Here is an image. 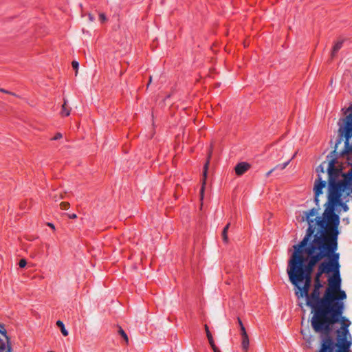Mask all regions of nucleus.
Here are the masks:
<instances>
[{"mask_svg": "<svg viewBox=\"0 0 352 352\" xmlns=\"http://www.w3.org/2000/svg\"><path fill=\"white\" fill-rule=\"evenodd\" d=\"M346 112H351L350 113H352V103H351L349 107L346 109Z\"/></svg>", "mask_w": 352, "mask_h": 352, "instance_id": "38", "label": "nucleus"}, {"mask_svg": "<svg viewBox=\"0 0 352 352\" xmlns=\"http://www.w3.org/2000/svg\"><path fill=\"white\" fill-rule=\"evenodd\" d=\"M294 249V252L288 261L287 273L289 281L294 286L295 295L300 299L308 295L311 274L316 265L308 256H303V249Z\"/></svg>", "mask_w": 352, "mask_h": 352, "instance_id": "4", "label": "nucleus"}, {"mask_svg": "<svg viewBox=\"0 0 352 352\" xmlns=\"http://www.w3.org/2000/svg\"><path fill=\"white\" fill-rule=\"evenodd\" d=\"M344 190H340L334 192H328L327 201L324 204L325 208L321 216H318L316 219L317 221V228L327 229L331 230H339L340 217L336 213L337 206H340L344 212H347L349 209L344 197L342 198Z\"/></svg>", "mask_w": 352, "mask_h": 352, "instance_id": "5", "label": "nucleus"}, {"mask_svg": "<svg viewBox=\"0 0 352 352\" xmlns=\"http://www.w3.org/2000/svg\"><path fill=\"white\" fill-rule=\"evenodd\" d=\"M69 217L71 219H75L77 217L76 214H72V215L69 216Z\"/></svg>", "mask_w": 352, "mask_h": 352, "instance_id": "39", "label": "nucleus"}, {"mask_svg": "<svg viewBox=\"0 0 352 352\" xmlns=\"http://www.w3.org/2000/svg\"><path fill=\"white\" fill-rule=\"evenodd\" d=\"M56 325L60 328V331L64 336H67L68 335V331L65 329V324L61 320H58L56 322Z\"/></svg>", "mask_w": 352, "mask_h": 352, "instance_id": "20", "label": "nucleus"}, {"mask_svg": "<svg viewBox=\"0 0 352 352\" xmlns=\"http://www.w3.org/2000/svg\"><path fill=\"white\" fill-rule=\"evenodd\" d=\"M346 297L345 294V296L339 300L337 309L326 316H322L311 327L316 333L320 334V347L322 346L327 340H331L336 352H352V341L348 340V337H351L349 329L351 321L343 316L345 308L344 301Z\"/></svg>", "mask_w": 352, "mask_h": 352, "instance_id": "1", "label": "nucleus"}, {"mask_svg": "<svg viewBox=\"0 0 352 352\" xmlns=\"http://www.w3.org/2000/svg\"><path fill=\"white\" fill-rule=\"evenodd\" d=\"M99 19L102 22H104L107 20L106 16L103 13L100 14Z\"/></svg>", "mask_w": 352, "mask_h": 352, "instance_id": "32", "label": "nucleus"}, {"mask_svg": "<svg viewBox=\"0 0 352 352\" xmlns=\"http://www.w3.org/2000/svg\"><path fill=\"white\" fill-rule=\"evenodd\" d=\"M48 352H54V351H48Z\"/></svg>", "mask_w": 352, "mask_h": 352, "instance_id": "45", "label": "nucleus"}, {"mask_svg": "<svg viewBox=\"0 0 352 352\" xmlns=\"http://www.w3.org/2000/svg\"><path fill=\"white\" fill-rule=\"evenodd\" d=\"M0 91L1 92H3V93H6V94H11V95H13V96H16L14 93H12V92H10L4 89H2V88H0Z\"/></svg>", "mask_w": 352, "mask_h": 352, "instance_id": "33", "label": "nucleus"}, {"mask_svg": "<svg viewBox=\"0 0 352 352\" xmlns=\"http://www.w3.org/2000/svg\"><path fill=\"white\" fill-rule=\"evenodd\" d=\"M60 113L63 116H68L70 114V109L67 107V101L65 100L62 105Z\"/></svg>", "mask_w": 352, "mask_h": 352, "instance_id": "19", "label": "nucleus"}, {"mask_svg": "<svg viewBox=\"0 0 352 352\" xmlns=\"http://www.w3.org/2000/svg\"><path fill=\"white\" fill-rule=\"evenodd\" d=\"M48 226L52 228V229H54V224L51 223H48Z\"/></svg>", "mask_w": 352, "mask_h": 352, "instance_id": "41", "label": "nucleus"}, {"mask_svg": "<svg viewBox=\"0 0 352 352\" xmlns=\"http://www.w3.org/2000/svg\"><path fill=\"white\" fill-rule=\"evenodd\" d=\"M241 338H242V342H241L242 349L243 350V352H248V350L249 348V344H250L248 336H245V337H243Z\"/></svg>", "mask_w": 352, "mask_h": 352, "instance_id": "17", "label": "nucleus"}, {"mask_svg": "<svg viewBox=\"0 0 352 352\" xmlns=\"http://www.w3.org/2000/svg\"><path fill=\"white\" fill-rule=\"evenodd\" d=\"M274 171H275V168H272L270 170H269V171L266 173L265 176H266L267 177H270V175H271Z\"/></svg>", "mask_w": 352, "mask_h": 352, "instance_id": "35", "label": "nucleus"}, {"mask_svg": "<svg viewBox=\"0 0 352 352\" xmlns=\"http://www.w3.org/2000/svg\"><path fill=\"white\" fill-rule=\"evenodd\" d=\"M210 346L214 352H221V351L217 348V346L215 344H214V346Z\"/></svg>", "mask_w": 352, "mask_h": 352, "instance_id": "34", "label": "nucleus"}, {"mask_svg": "<svg viewBox=\"0 0 352 352\" xmlns=\"http://www.w3.org/2000/svg\"><path fill=\"white\" fill-rule=\"evenodd\" d=\"M209 161H207L206 163L204 166V172H203V184H205L206 179L207 177V173L208 168Z\"/></svg>", "mask_w": 352, "mask_h": 352, "instance_id": "21", "label": "nucleus"}, {"mask_svg": "<svg viewBox=\"0 0 352 352\" xmlns=\"http://www.w3.org/2000/svg\"><path fill=\"white\" fill-rule=\"evenodd\" d=\"M0 333L6 339V342L0 338V352H11L12 348L8 345L10 340L9 337L7 336L5 325L3 323H0Z\"/></svg>", "mask_w": 352, "mask_h": 352, "instance_id": "10", "label": "nucleus"}, {"mask_svg": "<svg viewBox=\"0 0 352 352\" xmlns=\"http://www.w3.org/2000/svg\"><path fill=\"white\" fill-rule=\"evenodd\" d=\"M204 191V186H202L201 192H202Z\"/></svg>", "mask_w": 352, "mask_h": 352, "instance_id": "44", "label": "nucleus"}, {"mask_svg": "<svg viewBox=\"0 0 352 352\" xmlns=\"http://www.w3.org/2000/svg\"><path fill=\"white\" fill-rule=\"evenodd\" d=\"M289 162H290V160H287L286 162L276 165L273 168H275V170H283L287 166V165L289 164Z\"/></svg>", "mask_w": 352, "mask_h": 352, "instance_id": "22", "label": "nucleus"}, {"mask_svg": "<svg viewBox=\"0 0 352 352\" xmlns=\"http://www.w3.org/2000/svg\"><path fill=\"white\" fill-rule=\"evenodd\" d=\"M337 148H338V145L335 146V149L331 152L330 155L334 156L335 157H336V159H338V157H346V162L347 164H349V161H352V153H342V151L340 153L337 152L336 150H337Z\"/></svg>", "mask_w": 352, "mask_h": 352, "instance_id": "14", "label": "nucleus"}, {"mask_svg": "<svg viewBox=\"0 0 352 352\" xmlns=\"http://www.w3.org/2000/svg\"><path fill=\"white\" fill-rule=\"evenodd\" d=\"M204 328H205V331H206V336H207L210 345L214 346V344H215L214 341L212 336L209 330L208 326L207 324H205Z\"/></svg>", "mask_w": 352, "mask_h": 352, "instance_id": "18", "label": "nucleus"}, {"mask_svg": "<svg viewBox=\"0 0 352 352\" xmlns=\"http://www.w3.org/2000/svg\"><path fill=\"white\" fill-rule=\"evenodd\" d=\"M230 226V223H227V225L223 229V231H226V232H228Z\"/></svg>", "mask_w": 352, "mask_h": 352, "instance_id": "37", "label": "nucleus"}, {"mask_svg": "<svg viewBox=\"0 0 352 352\" xmlns=\"http://www.w3.org/2000/svg\"><path fill=\"white\" fill-rule=\"evenodd\" d=\"M26 264H27V262L25 259L23 258L19 261V265L20 267L23 268V267H25Z\"/></svg>", "mask_w": 352, "mask_h": 352, "instance_id": "29", "label": "nucleus"}, {"mask_svg": "<svg viewBox=\"0 0 352 352\" xmlns=\"http://www.w3.org/2000/svg\"><path fill=\"white\" fill-rule=\"evenodd\" d=\"M240 330H241V338L248 336V333L246 332L245 327H241Z\"/></svg>", "mask_w": 352, "mask_h": 352, "instance_id": "27", "label": "nucleus"}, {"mask_svg": "<svg viewBox=\"0 0 352 352\" xmlns=\"http://www.w3.org/2000/svg\"><path fill=\"white\" fill-rule=\"evenodd\" d=\"M328 274V277L333 274V272L330 270V268L322 261L321 262L318 267L317 272L315 274L314 280H320V278L322 274Z\"/></svg>", "mask_w": 352, "mask_h": 352, "instance_id": "11", "label": "nucleus"}, {"mask_svg": "<svg viewBox=\"0 0 352 352\" xmlns=\"http://www.w3.org/2000/svg\"><path fill=\"white\" fill-rule=\"evenodd\" d=\"M327 162L324 161L322 162L316 169L317 173V178L314 182V202L316 205L318 204L319 196L322 194V190L327 186V182L322 179V173H324V166Z\"/></svg>", "mask_w": 352, "mask_h": 352, "instance_id": "9", "label": "nucleus"}, {"mask_svg": "<svg viewBox=\"0 0 352 352\" xmlns=\"http://www.w3.org/2000/svg\"><path fill=\"white\" fill-rule=\"evenodd\" d=\"M343 221H345L348 224L349 223V218H344Z\"/></svg>", "mask_w": 352, "mask_h": 352, "instance_id": "40", "label": "nucleus"}, {"mask_svg": "<svg viewBox=\"0 0 352 352\" xmlns=\"http://www.w3.org/2000/svg\"><path fill=\"white\" fill-rule=\"evenodd\" d=\"M333 342L331 340H327L318 352H334Z\"/></svg>", "mask_w": 352, "mask_h": 352, "instance_id": "15", "label": "nucleus"}, {"mask_svg": "<svg viewBox=\"0 0 352 352\" xmlns=\"http://www.w3.org/2000/svg\"><path fill=\"white\" fill-rule=\"evenodd\" d=\"M339 137L336 140V146L341 144L342 138H344V148L342 153H352V113L347 115L343 119V124L338 130Z\"/></svg>", "mask_w": 352, "mask_h": 352, "instance_id": "8", "label": "nucleus"}, {"mask_svg": "<svg viewBox=\"0 0 352 352\" xmlns=\"http://www.w3.org/2000/svg\"><path fill=\"white\" fill-rule=\"evenodd\" d=\"M327 283L322 296L320 295V289L313 288L311 292H308V295L304 297L307 306L312 310L311 327L322 316H326L337 309L339 300L345 296V291L342 289V283L330 277H328Z\"/></svg>", "mask_w": 352, "mask_h": 352, "instance_id": "3", "label": "nucleus"}, {"mask_svg": "<svg viewBox=\"0 0 352 352\" xmlns=\"http://www.w3.org/2000/svg\"><path fill=\"white\" fill-rule=\"evenodd\" d=\"M118 333L122 337V338L125 340V342L126 343H128V342H129L128 336H127L126 333H125V331L121 327L119 328Z\"/></svg>", "mask_w": 352, "mask_h": 352, "instance_id": "23", "label": "nucleus"}, {"mask_svg": "<svg viewBox=\"0 0 352 352\" xmlns=\"http://www.w3.org/2000/svg\"><path fill=\"white\" fill-rule=\"evenodd\" d=\"M349 165H350L351 166V168H352V160L351 161L349 160Z\"/></svg>", "mask_w": 352, "mask_h": 352, "instance_id": "42", "label": "nucleus"}, {"mask_svg": "<svg viewBox=\"0 0 352 352\" xmlns=\"http://www.w3.org/2000/svg\"><path fill=\"white\" fill-rule=\"evenodd\" d=\"M237 321H238V323H239V325L240 328L244 327V325L243 324V322H242V320H241L240 318H237Z\"/></svg>", "mask_w": 352, "mask_h": 352, "instance_id": "36", "label": "nucleus"}, {"mask_svg": "<svg viewBox=\"0 0 352 352\" xmlns=\"http://www.w3.org/2000/svg\"><path fill=\"white\" fill-rule=\"evenodd\" d=\"M342 185L343 190L351 189L350 191L352 192V168L343 173Z\"/></svg>", "mask_w": 352, "mask_h": 352, "instance_id": "12", "label": "nucleus"}, {"mask_svg": "<svg viewBox=\"0 0 352 352\" xmlns=\"http://www.w3.org/2000/svg\"><path fill=\"white\" fill-rule=\"evenodd\" d=\"M342 45L343 41H338L335 43L331 51V58H333V57L336 55L338 52L342 48Z\"/></svg>", "mask_w": 352, "mask_h": 352, "instance_id": "16", "label": "nucleus"}, {"mask_svg": "<svg viewBox=\"0 0 352 352\" xmlns=\"http://www.w3.org/2000/svg\"><path fill=\"white\" fill-rule=\"evenodd\" d=\"M60 205H61L62 209H63V210H67L69 207V203H67V202H62L60 204Z\"/></svg>", "mask_w": 352, "mask_h": 352, "instance_id": "31", "label": "nucleus"}, {"mask_svg": "<svg viewBox=\"0 0 352 352\" xmlns=\"http://www.w3.org/2000/svg\"><path fill=\"white\" fill-rule=\"evenodd\" d=\"M329 160L327 164V174H328V192H334L337 190H343L342 175L344 172L342 168L336 166L337 159L331 155H328L327 157Z\"/></svg>", "mask_w": 352, "mask_h": 352, "instance_id": "6", "label": "nucleus"}, {"mask_svg": "<svg viewBox=\"0 0 352 352\" xmlns=\"http://www.w3.org/2000/svg\"><path fill=\"white\" fill-rule=\"evenodd\" d=\"M350 190H344V199H346V201H349V197H351L352 192Z\"/></svg>", "mask_w": 352, "mask_h": 352, "instance_id": "24", "label": "nucleus"}, {"mask_svg": "<svg viewBox=\"0 0 352 352\" xmlns=\"http://www.w3.org/2000/svg\"><path fill=\"white\" fill-rule=\"evenodd\" d=\"M221 236H222L223 241L225 243H227L228 242V232H226V231H222Z\"/></svg>", "mask_w": 352, "mask_h": 352, "instance_id": "26", "label": "nucleus"}, {"mask_svg": "<svg viewBox=\"0 0 352 352\" xmlns=\"http://www.w3.org/2000/svg\"><path fill=\"white\" fill-rule=\"evenodd\" d=\"M323 287L321 280H314V288L320 289Z\"/></svg>", "mask_w": 352, "mask_h": 352, "instance_id": "25", "label": "nucleus"}, {"mask_svg": "<svg viewBox=\"0 0 352 352\" xmlns=\"http://www.w3.org/2000/svg\"><path fill=\"white\" fill-rule=\"evenodd\" d=\"M250 168V164L248 162H240L238 163L235 168V173L237 175L240 176L244 174L246 171H248Z\"/></svg>", "mask_w": 352, "mask_h": 352, "instance_id": "13", "label": "nucleus"}, {"mask_svg": "<svg viewBox=\"0 0 352 352\" xmlns=\"http://www.w3.org/2000/svg\"><path fill=\"white\" fill-rule=\"evenodd\" d=\"M72 67L74 69H77L78 68V66H79V63L78 61L76 60H73L72 62Z\"/></svg>", "mask_w": 352, "mask_h": 352, "instance_id": "30", "label": "nucleus"}, {"mask_svg": "<svg viewBox=\"0 0 352 352\" xmlns=\"http://www.w3.org/2000/svg\"><path fill=\"white\" fill-rule=\"evenodd\" d=\"M151 79H152V77H151V76H150V78H149V82H151Z\"/></svg>", "mask_w": 352, "mask_h": 352, "instance_id": "43", "label": "nucleus"}, {"mask_svg": "<svg viewBox=\"0 0 352 352\" xmlns=\"http://www.w3.org/2000/svg\"><path fill=\"white\" fill-rule=\"evenodd\" d=\"M339 234L340 231L317 228L314 238L303 248V253L316 265L327 258L323 262L333 272L329 277L342 283L340 253L337 252Z\"/></svg>", "mask_w": 352, "mask_h": 352, "instance_id": "2", "label": "nucleus"}, {"mask_svg": "<svg viewBox=\"0 0 352 352\" xmlns=\"http://www.w3.org/2000/svg\"><path fill=\"white\" fill-rule=\"evenodd\" d=\"M318 208H313L311 210L307 211L302 212V216L301 219V221H306L308 223V228L306 230V233L302 240L297 245H294V248H298L300 249H303L307 245L312 239L314 238L316 235V232L317 230V221L316 217L315 219H312L311 217L317 214L319 210V203L318 204Z\"/></svg>", "mask_w": 352, "mask_h": 352, "instance_id": "7", "label": "nucleus"}, {"mask_svg": "<svg viewBox=\"0 0 352 352\" xmlns=\"http://www.w3.org/2000/svg\"><path fill=\"white\" fill-rule=\"evenodd\" d=\"M63 135L60 133H57L53 138H51L52 140H58L62 138Z\"/></svg>", "mask_w": 352, "mask_h": 352, "instance_id": "28", "label": "nucleus"}]
</instances>
